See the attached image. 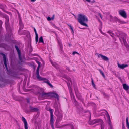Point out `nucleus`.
Here are the masks:
<instances>
[{
    "label": "nucleus",
    "mask_w": 129,
    "mask_h": 129,
    "mask_svg": "<svg viewBox=\"0 0 129 129\" xmlns=\"http://www.w3.org/2000/svg\"><path fill=\"white\" fill-rule=\"evenodd\" d=\"M77 20L82 25L88 27V26L86 23L88 21L87 16L84 14H79L78 15Z\"/></svg>",
    "instance_id": "nucleus-1"
},
{
    "label": "nucleus",
    "mask_w": 129,
    "mask_h": 129,
    "mask_svg": "<svg viewBox=\"0 0 129 129\" xmlns=\"http://www.w3.org/2000/svg\"><path fill=\"white\" fill-rule=\"evenodd\" d=\"M119 37V39L121 42H122V39L123 40L124 44L125 46L127 45L126 41V38L127 37L126 35L124 33L120 32L119 33V35H117Z\"/></svg>",
    "instance_id": "nucleus-2"
},
{
    "label": "nucleus",
    "mask_w": 129,
    "mask_h": 129,
    "mask_svg": "<svg viewBox=\"0 0 129 129\" xmlns=\"http://www.w3.org/2000/svg\"><path fill=\"white\" fill-rule=\"evenodd\" d=\"M110 20L111 21L115 22L116 23L118 22L121 24H123L126 23L124 21L121 20L119 19H118L116 17H113L112 16H110Z\"/></svg>",
    "instance_id": "nucleus-3"
},
{
    "label": "nucleus",
    "mask_w": 129,
    "mask_h": 129,
    "mask_svg": "<svg viewBox=\"0 0 129 129\" xmlns=\"http://www.w3.org/2000/svg\"><path fill=\"white\" fill-rule=\"evenodd\" d=\"M50 96V93H46L43 92L40 94L39 97H41L42 98V99H45L48 98Z\"/></svg>",
    "instance_id": "nucleus-4"
},
{
    "label": "nucleus",
    "mask_w": 129,
    "mask_h": 129,
    "mask_svg": "<svg viewBox=\"0 0 129 129\" xmlns=\"http://www.w3.org/2000/svg\"><path fill=\"white\" fill-rule=\"evenodd\" d=\"M105 111L107 113L106 114V115L107 117L108 123L109 125L108 129H112V127L111 124L110 116L108 112L106 110Z\"/></svg>",
    "instance_id": "nucleus-5"
},
{
    "label": "nucleus",
    "mask_w": 129,
    "mask_h": 129,
    "mask_svg": "<svg viewBox=\"0 0 129 129\" xmlns=\"http://www.w3.org/2000/svg\"><path fill=\"white\" fill-rule=\"evenodd\" d=\"M100 122H102V120L100 119H97L93 120H90L89 123L91 125H93L97 123H99Z\"/></svg>",
    "instance_id": "nucleus-6"
},
{
    "label": "nucleus",
    "mask_w": 129,
    "mask_h": 129,
    "mask_svg": "<svg viewBox=\"0 0 129 129\" xmlns=\"http://www.w3.org/2000/svg\"><path fill=\"white\" fill-rule=\"evenodd\" d=\"M40 79H37L39 81H43L44 82L47 84L49 86H50L51 87H53V86L49 83L48 80L46 78H43L40 77Z\"/></svg>",
    "instance_id": "nucleus-7"
},
{
    "label": "nucleus",
    "mask_w": 129,
    "mask_h": 129,
    "mask_svg": "<svg viewBox=\"0 0 129 129\" xmlns=\"http://www.w3.org/2000/svg\"><path fill=\"white\" fill-rule=\"evenodd\" d=\"M119 14L124 18L127 17V14L125 11L123 10H120L119 11Z\"/></svg>",
    "instance_id": "nucleus-8"
},
{
    "label": "nucleus",
    "mask_w": 129,
    "mask_h": 129,
    "mask_svg": "<svg viewBox=\"0 0 129 129\" xmlns=\"http://www.w3.org/2000/svg\"><path fill=\"white\" fill-rule=\"evenodd\" d=\"M96 54L98 56V57L99 58L101 57L103 60L105 61H108L109 60L108 58L107 57L103 55L102 54L97 53Z\"/></svg>",
    "instance_id": "nucleus-9"
},
{
    "label": "nucleus",
    "mask_w": 129,
    "mask_h": 129,
    "mask_svg": "<svg viewBox=\"0 0 129 129\" xmlns=\"http://www.w3.org/2000/svg\"><path fill=\"white\" fill-rule=\"evenodd\" d=\"M15 47L18 52L20 61L21 62H22L23 60V58H22L21 57V54L20 50L18 48V47L17 46L15 45Z\"/></svg>",
    "instance_id": "nucleus-10"
},
{
    "label": "nucleus",
    "mask_w": 129,
    "mask_h": 129,
    "mask_svg": "<svg viewBox=\"0 0 129 129\" xmlns=\"http://www.w3.org/2000/svg\"><path fill=\"white\" fill-rule=\"evenodd\" d=\"M19 24L20 25V28L18 33L19 35H22V34L20 33V32L21 30H22L24 28V25L22 23L21 21L20 20H19Z\"/></svg>",
    "instance_id": "nucleus-11"
},
{
    "label": "nucleus",
    "mask_w": 129,
    "mask_h": 129,
    "mask_svg": "<svg viewBox=\"0 0 129 129\" xmlns=\"http://www.w3.org/2000/svg\"><path fill=\"white\" fill-rule=\"evenodd\" d=\"M2 54L3 56V59L5 66V68L7 71H8V69L7 68V64L6 58V56L4 54Z\"/></svg>",
    "instance_id": "nucleus-12"
},
{
    "label": "nucleus",
    "mask_w": 129,
    "mask_h": 129,
    "mask_svg": "<svg viewBox=\"0 0 129 129\" xmlns=\"http://www.w3.org/2000/svg\"><path fill=\"white\" fill-rule=\"evenodd\" d=\"M22 120L24 122L25 129H28V124L25 119L23 117H22Z\"/></svg>",
    "instance_id": "nucleus-13"
},
{
    "label": "nucleus",
    "mask_w": 129,
    "mask_h": 129,
    "mask_svg": "<svg viewBox=\"0 0 129 129\" xmlns=\"http://www.w3.org/2000/svg\"><path fill=\"white\" fill-rule=\"evenodd\" d=\"M6 21L5 22L6 27V29L8 30L9 29V25L8 23V21L9 20V18L7 17L6 18Z\"/></svg>",
    "instance_id": "nucleus-14"
},
{
    "label": "nucleus",
    "mask_w": 129,
    "mask_h": 129,
    "mask_svg": "<svg viewBox=\"0 0 129 129\" xmlns=\"http://www.w3.org/2000/svg\"><path fill=\"white\" fill-rule=\"evenodd\" d=\"M117 65L118 66L119 68L122 69H123L128 66V65L127 64H120L119 63H118Z\"/></svg>",
    "instance_id": "nucleus-15"
},
{
    "label": "nucleus",
    "mask_w": 129,
    "mask_h": 129,
    "mask_svg": "<svg viewBox=\"0 0 129 129\" xmlns=\"http://www.w3.org/2000/svg\"><path fill=\"white\" fill-rule=\"evenodd\" d=\"M30 112H37L38 111L39 109L37 108H34L30 106Z\"/></svg>",
    "instance_id": "nucleus-16"
},
{
    "label": "nucleus",
    "mask_w": 129,
    "mask_h": 129,
    "mask_svg": "<svg viewBox=\"0 0 129 129\" xmlns=\"http://www.w3.org/2000/svg\"><path fill=\"white\" fill-rule=\"evenodd\" d=\"M53 116H51V118L50 121V123L51 125V126L53 129L54 128L53 124L54 122V119L53 118Z\"/></svg>",
    "instance_id": "nucleus-17"
},
{
    "label": "nucleus",
    "mask_w": 129,
    "mask_h": 129,
    "mask_svg": "<svg viewBox=\"0 0 129 129\" xmlns=\"http://www.w3.org/2000/svg\"><path fill=\"white\" fill-rule=\"evenodd\" d=\"M40 67H39V66H38V67L37 68V71H36V77L37 78V79H40V76L39 73V69Z\"/></svg>",
    "instance_id": "nucleus-18"
},
{
    "label": "nucleus",
    "mask_w": 129,
    "mask_h": 129,
    "mask_svg": "<svg viewBox=\"0 0 129 129\" xmlns=\"http://www.w3.org/2000/svg\"><path fill=\"white\" fill-rule=\"evenodd\" d=\"M123 89L126 91H128L129 89V86L126 84H123Z\"/></svg>",
    "instance_id": "nucleus-19"
},
{
    "label": "nucleus",
    "mask_w": 129,
    "mask_h": 129,
    "mask_svg": "<svg viewBox=\"0 0 129 129\" xmlns=\"http://www.w3.org/2000/svg\"><path fill=\"white\" fill-rule=\"evenodd\" d=\"M52 96L55 98L57 99L58 100H59V95L56 93L54 92L52 93Z\"/></svg>",
    "instance_id": "nucleus-20"
},
{
    "label": "nucleus",
    "mask_w": 129,
    "mask_h": 129,
    "mask_svg": "<svg viewBox=\"0 0 129 129\" xmlns=\"http://www.w3.org/2000/svg\"><path fill=\"white\" fill-rule=\"evenodd\" d=\"M99 123L101 125V129H104V128L105 125L103 121L102 120V122H100Z\"/></svg>",
    "instance_id": "nucleus-21"
},
{
    "label": "nucleus",
    "mask_w": 129,
    "mask_h": 129,
    "mask_svg": "<svg viewBox=\"0 0 129 129\" xmlns=\"http://www.w3.org/2000/svg\"><path fill=\"white\" fill-rule=\"evenodd\" d=\"M58 43L59 44V45L60 46V48L62 50V43L61 42V40H58Z\"/></svg>",
    "instance_id": "nucleus-22"
},
{
    "label": "nucleus",
    "mask_w": 129,
    "mask_h": 129,
    "mask_svg": "<svg viewBox=\"0 0 129 129\" xmlns=\"http://www.w3.org/2000/svg\"><path fill=\"white\" fill-rule=\"evenodd\" d=\"M51 63L52 65L56 68H57L58 67V65L55 62H52V61H51Z\"/></svg>",
    "instance_id": "nucleus-23"
},
{
    "label": "nucleus",
    "mask_w": 129,
    "mask_h": 129,
    "mask_svg": "<svg viewBox=\"0 0 129 129\" xmlns=\"http://www.w3.org/2000/svg\"><path fill=\"white\" fill-rule=\"evenodd\" d=\"M49 111H50V112L51 116H53V113L54 111L52 109L50 108L49 109Z\"/></svg>",
    "instance_id": "nucleus-24"
},
{
    "label": "nucleus",
    "mask_w": 129,
    "mask_h": 129,
    "mask_svg": "<svg viewBox=\"0 0 129 129\" xmlns=\"http://www.w3.org/2000/svg\"><path fill=\"white\" fill-rule=\"evenodd\" d=\"M126 125L127 127L129 129V123L128 121V118L127 117L126 119Z\"/></svg>",
    "instance_id": "nucleus-25"
},
{
    "label": "nucleus",
    "mask_w": 129,
    "mask_h": 129,
    "mask_svg": "<svg viewBox=\"0 0 129 129\" xmlns=\"http://www.w3.org/2000/svg\"><path fill=\"white\" fill-rule=\"evenodd\" d=\"M67 25L68 26H69L70 27V29L71 30V33L72 34H74V31L71 26L70 25H69L68 24H67Z\"/></svg>",
    "instance_id": "nucleus-26"
},
{
    "label": "nucleus",
    "mask_w": 129,
    "mask_h": 129,
    "mask_svg": "<svg viewBox=\"0 0 129 129\" xmlns=\"http://www.w3.org/2000/svg\"><path fill=\"white\" fill-rule=\"evenodd\" d=\"M103 94L105 98H106L107 99H108L109 98V96L107 94L105 93H103Z\"/></svg>",
    "instance_id": "nucleus-27"
},
{
    "label": "nucleus",
    "mask_w": 129,
    "mask_h": 129,
    "mask_svg": "<svg viewBox=\"0 0 129 129\" xmlns=\"http://www.w3.org/2000/svg\"><path fill=\"white\" fill-rule=\"evenodd\" d=\"M39 42L43 43L44 41L42 37L41 36L39 39Z\"/></svg>",
    "instance_id": "nucleus-28"
},
{
    "label": "nucleus",
    "mask_w": 129,
    "mask_h": 129,
    "mask_svg": "<svg viewBox=\"0 0 129 129\" xmlns=\"http://www.w3.org/2000/svg\"><path fill=\"white\" fill-rule=\"evenodd\" d=\"M35 35H36L35 40L36 42V43H37L38 41V34H35Z\"/></svg>",
    "instance_id": "nucleus-29"
},
{
    "label": "nucleus",
    "mask_w": 129,
    "mask_h": 129,
    "mask_svg": "<svg viewBox=\"0 0 129 129\" xmlns=\"http://www.w3.org/2000/svg\"><path fill=\"white\" fill-rule=\"evenodd\" d=\"M92 86H93V87L95 88V89L96 88V86L95 84H94V81L93 79H92Z\"/></svg>",
    "instance_id": "nucleus-30"
},
{
    "label": "nucleus",
    "mask_w": 129,
    "mask_h": 129,
    "mask_svg": "<svg viewBox=\"0 0 129 129\" xmlns=\"http://www.w3.org/2000/svg\"><path fill=\"white\" fill-rule=\"evenodd\" d=\"M78 54V55L79 54V53H78V52H76V51H74V52H73L72 53V55H74L75 54Z\"/></svg>",
    "instance_id": "nucleus-31"
},
{
    "label": "nucleus",
    "mask_w": 129,
    "mask_h": 129,
    "mask_svg": "<svg viewBox=\"0 0 129 129\" xmlns=\"http://www.w3.org/2000/svg\"><path fill=\"white\" fill-rule=\"evenodd\" d=\"M53 27L56 29H57L58 30H59V28L57 27V26H55V25H53Z\"/></svg>",
    "instance_id": "nucleus-32"
},
{
    "label": "nucleus",
    "mask_w": 129,
    "mask_h": 129,
    "mask_svg": "<svg viewBox=\"0 0 129 129\" xmlns=\"http://www.w3.org/2000/svg\"><path fill=\"white\" fill-rule=\"evenodd\" d=\"M54 17L55 15L54 14L53 15L52 17L51 18V20H53L54 18Z\"/></svg>",
    "instance_id": "nucleus-33"
},
{
    "label": "nucleus",
    "mask_w": 129,
    "mask_h": 129,
    "mask_svg": "<svg viewBox=\"0 0 129 129\" xmlns=\"http://www.w3.org/2000/svg\"><path fill=\"white\" fill-rule=\"evenodd\" d=\"M75 94L76 95V96H77V94L78 93V91L77 90V89H75Z\"/></svg>",
    "instance_id": "nucleus-34"
},
{
    "label": "nucleus",
    "mask_w": 129,
    "mask_h": 129,
    "mask_svg": "<svg viewBox=\"0 0 129 129\" xmlns=\"http://www.w3.org/2000/svg\"><path fill=\"white\" fill-rule=\"evenodd\" d=\"M84 1H85L88 2V3H90L91 2V0H83Z\"/></svg>",
    "instance_id": "nucleus-35"
},
{
    "label": "nucleus",
    "mask_w": 129,
    "mask_h": 129,
    "mask_svg": "<svg viewBox=\"0 0 129 129\" xmlns=\"http://www.w3.org/2000/svg\"><path fill=\"white\" fill-rule=\"evenodd\" d=\"M47 20L48 21H50L51 20V18L49 17H48L47 18Z\"/></svg>",
    "instance_id": "nucleus-36"
},
{
    "label": "nucleus",
    "mask_w": 129,
    "mask_h": 129,
    "mask_svg": "<svg viewBox=\"0 0 129 129\" xmlns=\"http://www.w3.org/2000/svg\"><path fill=\"white\" fill-rule=\"evenodd\" d=\"M37 63L38 64V66H39V67H40V64H41V63L39 62V61H37Z\"/></svg>",
    "instance_id": "nucleus-37"
},
{
    "label": "nucleus",
    "mask_w": 129,
    "mask_h": 129,
    "mask_svg": "<svg viewBox=\"0 0 129 129\" xmlns=\"http://www.w3.org/2000/svg\"><path fill=\"white\" fill-rule=\"evenodd\" d=\"M98 15H99V16H100V17L101 18V19H102V16H101V14L100 13H99L98 14Z\"/></svg>",
    "instance_id": "nucleus-38"
},
{
    "label": "nucleus",
    "mask_w": 129,
    "mask_h": 129,
    "mask_svg": "<svg viewBox=\"0 0 129 129\" xmlns=\"http://www.w3.org/2000/svg\"><path fill=\"white\" fill-rule=\"evenodd\" d=\"M34 30L35 34H37V33L36 30L35 28H34Z\"/></svg>",
    "instance_id": "nucleus-39"
},
{
    "label": "nucleus",
    "mask_w": 129,
    "mask_h": 129,
    "mask_svg": "<svg viewBox=\"0 0 129 129\" xmlns=\"http://www.w3.org/2000/svg\"><path fill=\"white\" fill-rule=\"evenodd\" d=\"M55 109L56 110H58V107H56L55 106Z\"/></svg>",
    "instance_id": "nucleus-40"
},
{
    "label": "nucleus",
    "mask_w": 129,
    "mask_h": 129,
    "mask_svg": "<svg viewBox=\"0 0 129 129\" xmlns=\"http://www.w3.org/2000/svg\"><path fill=\"white\" fill-rule=\"evenodd\" d=\"M102 75V76H103L104 77V78H105V75H104V74L103 73H102V74H101Z\"/></svg>",
    "instance_id": "nucleus-41"
},
{
    "label": "nucleus",
    "mask_w": 129,
    "mask_h": 129,
    "mask_svg": "<svg viewBox=\"0 0 129 129\" xmlns=\"http://www.w3.org/2000/svg\"><path fill=\"white\" fill-rule=\"evenodd\" d=\"M78 27L80 29H86V28H81L79 27Z\"/></svg>",
    "instance_id": "nucleus-42"
},
{
    "label": "nucleus",
    "mask_w": 129,
    "mask_h": 129,
    "mask_svg": "<svg viewBox=\"0 0 129 129\" xmlns=\"http://www.w3.org/2000/svg\"><path fill=\"white\" fill-rule=\"evenodd\" d=\"M99 71L100 73L101 74L102 73H103L102 71L101 70H99Z\"/></svg>",
    "instance_id": "nucleus-43"
},
{
    "label": "nucleus",
    "mask_w": 129,
    "mask_h": 129,
    "mask_svg": "<svg viewBox=\"0 0 129 129\" xmlns=\"http://www.w3.org/2000/svg\"><path fill=\"white\" fill-rule=\"evenodd\" d=\"M108 33H109L110 34L112 33L111 31H109L108 32Z\"/></svg>",
    "instance_id": "nucleus-44"
},
{
    "label": "nucleus",
    "mask_w": 129,
    "mask_h": 129,
    "mask_svg": "<svg viewBox=\"0 0 129 129\" xmlns=\"http://www.w3.org/2000/svg\"><path fill=\"white\" fill-rule=\"evenodd\" d=\"M101 33L102 34H103V35H106L105 34V33H103L102 31H101Z\"/></svg>",
    "instance_id": "nucleus-45"
},
{
    "label": "nucleus",
    "mask_w": 129,
    "mask_h": 129,
    "mask_svg": "<svg viewBox=\"0 0 129 129\" xmlns=\"http://www.w3.org/2000/svg\"><path fill=\"white\" fill-rule=\"evenodd\" d=\"M30 101L29 99H27V102L28 103H29V102Z\"/></svg>",
    "instance_id": "nucleus-46"
},
{
    "label": "nucleus",
    "mask_w": 129,
    "mask_h": 129,
    "mask_svg": "<svg viewBox=\"0 0 129 129\" xmlns=\"http://www.w3.org/2000/svg\"><path fill=\"white\" fill-rule=\"evenodd\" d=\"M31 2H34L36 1V0H30Z\"/></svg>",
    "instance_id": "nucleus-47"
},
{
    "label": "nucleus",
    "mask_w": 129,
    "mask_h": 129,
    "mask_svg": "<svg viewBox=\"0 0 129 129\" xmlns=\"http://www.w3.org/2000/svg\"><path fill=\"white\" fill-rule=\"evenodd\" d=\"M122 129H125V127L123 125L122 126Z\"/></svg>",
    "instance_id": "nucleus-48"
},
{
    "label": "nucleus",
    "mask_w": 129,
    "mask_h": 129,
    "mask_svg": "<svg viewBox=\"0 0 129 129\" xmlns=\"http://www.w3.org/2000/svg\"><path fill=\"white\" fill-rule=\"evenodd\" d=\"M113 34L112 33L111 34H110V35L112 37H113L112 35Z\"/></svg>",
    "instance_id": "nucleus-49"
},
{
    "label": "nucleus",
    "mask_w": 129,
    "mask_h": 129,
    "mask_svg": "<svg viewBox=\"0 0 129 129\" xmlns=\"http://www.w3.org/2000/svg\"><path fill=\"white\" fill-rule=\"evenodd\" d=\"M127 48L129 50V46H128L127 47Z\"/></svg>",
    "instance_id": "nucleus-50"
},
{
    "label": "nucleus",
    "mask_w": 129,
    "mask_h": 129,
    "mask_svg": "<svg viewBox=\"0 0 129 129\" xmlns=\"http://www.w3.org/2000/svg\"><path fill=\"white\" fill-rule=\"evenodd\" d=\"M93 2H95V1H93Z\"/></svg>",
    "instance_id": "nucleus-51"
},
{
    "label": "nucleus",
    "mask_w": 129,
    "mask_h": 129,
    "mask_svg": "<svg viewBox=\"0 0 129 129\" xmlns=\"http://www.w3.org/2000/svg\"><path fill=\"white\" fill-rule=\"evenodd\" d=\"M69 46H71V45H70V44H69Z\"/></svg>",
    "instance_id": "nucleus-52"
},
{
    "label": "nucleus",
    "mask_w": 129,
    "mask_h": 129,
    "mask_svg": "<svg viewBox=\"0 0 129 129\" xmlns=\"http://www.w3.org/2000/svg\"><path fill=\"white\" fill-rule=\"evenodd\" d=\"M127 1L128 2H129V0H128V1Z\"/></svg>",
    "instance_id": "nucleus-53"
},
{
    "label": "nucleus",
    "mask_w": 129,
    "mask_h": 129,
    "mask_svg": "<svg viewBox=\"0 0 129 129\" xmlns=\"http://www.w3.org/2000/svg\"><path fill=\"white\" fill-rule=\"evenodd\" d=\"M1 46H0V47H1Z\"/></svg>",
    "instance_id": "nucleus-54"
},
{
    "label": "nucleus",
    "mask_w": 129,
    "mask_h": 129,
    "mask_svg": "<svg viewBox=\"0 0 129 129\" xmlns=\"http://www.w3.org/2000/svg\"><path fill=\"white\" fill-rule=\"evenodd\" d=\"M40 90H42V89H40Z\"/></svg>",
    "instance_id": "nucleus-55"
},
{
    "label": "nucleus",
    "mask_w": 129,
    "mask_h": 129,
    "mask_svg": "<svg viewBox=\"0 0 129 129\" xmlns=\"http://www.w3.org/2000/svg\"><path fill=\"white\" fill-rule=\"evenodd\" d=\"M70 93H71V91H70Z\"/></svg>",
    "instance_id": "nucleus-56"
},
{
    "label": "nucleus",
    "mask_w": 129,
    "mask_h": 129,
    "mask_svg": "<svg viewBox=\"0 0 129 129\" xmlns=\"http://www.w3.org/2000/svg\"><path fill=\"white\" fill-rule=\"evenodd\" d=\"M128 92H129V91L128 92Z\"/></svg>",
    "instance_id": "nucleus-57"
},
{
    "label": "nucleus",
    "mask_w": 129,
    "mask_h": 129,
    "mask_svg": "<svg viewBox=\"0 0 129 129\" xmlns=\"http://www.w3.org/2000/svg\"><path fill=\"white\" fill-rule=\"evenodd\" d=\"M71 129H73V128H72Z\"/></svg>",
    "instance_id": "nucleus-58"
}]
</instances>
